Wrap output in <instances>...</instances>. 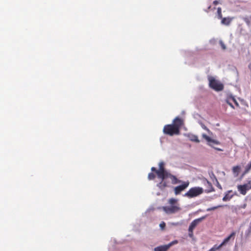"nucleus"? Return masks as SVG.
I'll list each match as a JSON object with an SVG mask.
<instances>
[{
    "label": "nucleus",
    "instance_id": "obj_1",
    "mask_svg": "<svg viewBox=\"0 0 251 251\" xmlns=\"http://www.w3.org/2000/svg\"><path fill=\"white\" fill-rule=\"evenodd\" d=\"M203 192V189L202 187H194L190 188L184 196L189 198H192L201 195Z\"/></svg>",
    "mask_w": 251,
    "mask_h": 251
},
{
    "label": "nucleus",
    "instance_id": "obj_2",
    "mask_svg": "<svg viewBox=\"0 0 251 251\" xmlns=\"http://www.w3.org/2000/svg\"><path fill=\"white\" fill-rule=\"evenodd\" d=\"M165 164L163 162H160L159 163V169L156 170V174L158 178L161 179H165L168 178L169 173L164 168Z\"/></svg>",
    "mask_w": 251,
    "mask_h": 251
},
{
    "label": "nucleus",
    "instance_id": "obj_3",
    "mask_svg": "<svg viewBox=\"0 0 251 251\" xmlns=\"http://www.w3.org/2000/svg\"><path fill=\"white\" fill-rule=\"evenodd\" d=\"M208 79L210 87L214 90L220 91L224 89L223 84L219 81L216 80L212 77H209Z\"/></svg>",
    "mask_w": 251,
    "mask_h": 251
},
{
    "label": "nucleus",
    "instance_id": "obj_4",
    "mask_svg": "<svg viewBox=\"0 0 251 251\" xmlns=\"http://www.w3.org/2000/svg\"><path fill=\"white\" fill-rule=\"evenodd\" d=\"M162 208L167 214L175 213L181 209L179 204H176L175 205H171L170 206H163Z\"/></svg>",
    "mask_w": 251,
    "mask_h": 251
},
{
    "label": "nucleus",
    "instance_id": "obj_5",
    "mask_svg": "<svg viewBox=\"0 0 251 251\" xmlns=\"http://www.w3.org/2000/svg\"><path fill=\"white\" fill-rule=\"evenodd\" d=\"M176 128L172 125H166L163 128V132L165 134H168L172 136L176 134L178 135L179 134V131H176Z\"/></svg>",
    "mask_w": 251,
    "mask_h": 251
},
{
    "label": "nucleus",
    "instance_id": "obj_6",
    "mask_svg": "<svg viewBox=\"0 0 251 251\" xmlns=\"http://www.w3.org/2000/svg\"><path fill=\"white\" fill-rule=\"evenodd\" d=\"M237 189L241 194L246 195L247 192L251 189V179L243 185H238Z\"/></svg>",
    "mask_w": 251,
    "mask_h": 251
},
{
    "label": "nucleus",
    "instance_id": "obj_7",
    "mask_svg": "<svg viewBox=\"0 0 251 251\" xmlns=\"http://www.w3.org/2000/svg\"><path fill=\"white\" fill-rule=\"evenodd\" d=\"M178 243V241L175 240L167 245L157 247L154 249V251H167L172 246Z\"/></svg>",
    "mask_w": 251,
    "mask_h": 251
},
{
    "label": "nucleus",
    "instance_id": "obj_8",
    "mask_svg": "<svg viewBox=\"0 0 251 251\" xmlns=\"http://www.w3.org/2000/svg\"><path fill=\"white\" fill-rule=\"evenodd\" d=\"M189 181L183 182V183L174 188L175 194L176 195L179 194L182 191L184 190L189 186Z\"/></svg>",
    "mask_w": 251,
    "mask_h": 251
},
{
    "label": "nucleus",
    "instance_id": "obj_9",
    "mask_svg": "<svg viewBox=\"0 0 251 251\" xmlns=\"http://www.w3.org/2000/svg\"><path fill=\"white\" fill-rule=\"evenodd\" d=\"M172 125L176 128V131H179L180 128L183 125V121L177 117L173 120Z\"/></svg>",
    "mask_w": 251,
    "mask_h": 251
},
{
    "label": "nucleus",
    "instance_id": "obj_10",
    "mask_svg": "<svg viewBox=\"0 0 251 251\" xmlns=\"http://www.w3.org/2000/svg\"><path fill=\"white\" fill-rule=\"evenodd\" d=\"M202 137L207 142V144L212 147H213V145H219L220 142L216 140L212 139L209 136H207L205 134L203 133Z\"/></svg>",
    "mask_w": 251,
    "mask_h": 251
},
{
    "label": "nucleus",
    "instance_id": "obj_11",
    "mask_svg": "<svg viewBox=\"0 0 251 251\" xmlns=\"http://www.w3.org/2000/svg\"><path fill=\"white\" fill-rule=\"evenodd\" d=\"M205 217L203 216L201 218L197 219L194 220L191 223L190 225L189 226L188 231H192V230H193L195 228V227L203 220L205 219Z\"/></svg>",
    "mask_w": 251,
    "mask_h": 251
},
{
    "label": "nucleus",
    "instance_id": "obj_12",
    "mask_svg": "<svg viewBox=\"0 0 251 251\" xmlns=\"http://www.w3.org/2000/svg\"><path fill=\"white\" fill-rule=\"evenodd\" d=\"M235 193H234L232 190H229L226 192L225 194V196L223 198V201H230L232 198L235 195Z\"/></svg>",
    "mask_w": 251,
    "mask_h": 251
},
{
    "label": "nucleus",
    "instance_id": "obj_13",
    "mask_svg": "<svg viewBox=\"0 0 251 251\" xmlns=\"http://www.w3.org/2000/svg\"><path fill=\"white\" fill-rule=\"evenodd\" d=\"M186 136L190 140L196 143H199L200 140L197 135L191 133H188Z\"/></svg>",
    "mask_w": 251,
    "mask_h": 251
},
{
    "label": "nucleus",
    "instance_id": "obj_14",
    "mask_svg": "<svg viewBox=\"0 0 251 251\" xmlns=\"http://www.w3.org/2000/svg\"><path fill=\"white\" fill-rule=\"evenodd\" d=\"M204 184L207 187L208 189L206 190L207 192H211L214 191L213 188L211 183L207 180L203 181Z\"/></svg>",
    "mask_w": 251,
    "mask_h": 251
},
{
    "label": "nucleus",
    "instance_id": "obj_15",
    "mask_svg": "<svg viewBox=\"0 0 251 251\" xmlns=\"http://www.w3.org/2000/svg\"><path fill=\"white\" fill-rule=\"evenodd\" d=\"M235 235V232H232L228 237H227L224 240V241L221 243L222 245L223 246L225 245L226 244L232 237H234Z\"/></svg>",
    "mask_w": 251,
    "mask_h": 251
},
{
    "label": "nucleus",
    "instance_id": "obj_16",
    "mask_svg": "<svg viewBox=\"0 0 251 251\" xmlns=\"http://www.w3.org/2000/svg\"><path fill=\"white\" fill-rule=\"evenodd\" d=\"M241 167L239 166H234L232 168V172L235 176H237L240 171Z\"/></svg>",
    "mask_w": 251,
    "mask_h": 251
},
{
    "label": "nucleus",
    "instance_id": "obj_17",
    "mask_svg": "<svg viewBox=\"0 0 251 251\" xmlns=\"http://www.w3.org/2000/svg\"><path fill=\"white\" fill-rule=\"evenodd\" d=\"M232 19L228 17V18H224L222 19L221 23L223 25H229L231 23Z\"/></svg>",
    "mask_w": 251,
    "mask_h": 251
},
{
    "label": "nucleus",
    "instance_id": "obj_18",
    "mask_svg": "<svg viewBox=\"0 0 251 251\" xmlns=\"http://www.w3.org/2000/svg\"><path fill=\"white\" fill-rule=\"evenodd\" d=\"M249 27L251 26V16H246L242 18Z\"/></svg>",
    "mask_w": 251,
    "mask_h": 251
},
{
    "label": "nucleus",
    "instance_id": "obj_19",
    "mask_svg": "<svg viewBox=\"0 0 251 251\" xmlns=\"http://www.w3.org/2000/svg\"><path fill=\"white\" fill-rule=\"evenodd\" d=\"M231 98H233V96H228L226 100V101L227 104H228L231 107H232V108H234L233 104L231 103V101H232Z\"/></svg>",
    "mask_w": 251,
    "mask_h": 251
},
{
    "label": "nucleus",
    "instance_id": "obj_20",
    "mask_svg": "<svg viewBox=\"0 0 251 251\" xmlns=\"http://www.w3.org/2000/svg\"><path fill=\"white\" fill-rule=\"evenodd\" d=\"M178 200L175 198L170 199L168 201V203L171 205H175L176 204H178L177 202Z\"/></svg>",
    "mask_w": 251,
    "mask_h": 251
},
{
    "label": "nucleus",
    "instance_id": "obj_21",
    "mask_svg": "<svg viewBox=\"0 0 251 251\" xmlns=\"http://www.w3.org/2000/svg\"><path fill=\"white\" fill-rule=\"evenodd\" d=\"M162 181L159 184H157V186L161 189H163L167 186V183L164 181V179H161Z\"/></svg>",
    "mask_w": 251,
    "mask_h": 251
},
{
    "label": "nucleus",
    "instance_id": "obj_22",
    "mask_svg": "<svg viewBox=\"0 0 251 251\" xmlns=\"http://www.w3.org/2000/svg\"><path fill=\"white\" fill-rule=\"evenodd\" d=\"M201 127L205 130L206 131H207V132L208 133V134L210 135H212V133L211 131H210V130L207 128V127L204 125H203V124H201Z\"/></svg>",
    "mask_w": 251,
    "mask_h": 251
},
{
    "label": "nucleus",
    "instance_id": "obj_23",
    "mask_svg": "<svg viewBox=\"0 0 251 251\" xmlns=\"http://www.w3.org/2000/svg\"><path fill=\"white\" fill-rule=\"evenodd\" d=\"M223 205H217V206H213V207H210V208H208L206 209V211H212V210H214L218 208H220V207H222Z\"/></svg>",
    "mask_w": 251,
    "mask_h": 251
},
{
    "label": "nucleus",
    "instance_id": "obj_24",
    "mask_svg": "<svg viewBox=\"0 0 251 251\" xmlns=\"http://www.w3.org/2000/svg\"><path fill=\"white\" fill-rule=\"evenodd\" d=\"M217 15L219 19H222V9L220 7L217 9Z\"/></svg>",
    "mask_w": 251,
    "mask_h": 251
},
{
    "label": "nucleus",
    "instance_id": "obj_25",
    "mask_svg": "<svg viewBox=\"0 0 251 251\" xmlns=\"http://www.w3.org/2000/svg\"><path fill=\"white\" fill-rule=\"evenodd\" d=\"M223 246L221 244L220 245L218 246L217 245H215L213 247L212 249L214 251H216V250H219L220 248H221Z\"/></svg>",
    "mask_w": 251,
    "mask_h": 251
},
{
    "label": "nucleus",
    "instance_id": "obj_26",
    "mask_svg": "<svg viewBox=\"0 0 251 251\" xmlns=\"http://www.w3.org/2000/svg\"><path fill=\"white\" fill-rule=\"evenodd\" d=\"M155 178V175L152 173H151L148 175V178L150 180L153 179Z\"/></svg>",
    "mask_w": 251,
    "mask_h": 251
},
{
    "label": "nucleus",
    "instance_id": "obj_27",
    "mask_svg": "<svg viewBox=\"0 0 251 251\" xmlns=\"http://www.w3.org/2000/svg\"><path fill=\"white\" fill-rule=\"evenodd\" d=\"M251 169V162L249 163L246 167L245 173H247Z\"/></svg>",
    "mask_w": 251,
    "mask_h": 251
},
{
    "label": "nucleus",
    "instance_id": "obj_28",
    "mask_svg": "<svg viewBox=\"0 0 251 251\" xmlns=\"http://www.w3.org/2000/svg\"><path fill=\"white\" fill-rule=\"evenodd\" d=\"M165 226H166V224H165V223L164 222H162L159 224V226H160V228H161L162 230H163V229L165 228Z\"/></svg>",
    "mask_w": 251,
    "mask_h": 251
},
{
    "label": "nucleus",
    "instance_id": "obj_29",
    "mask_svg": "<svg viewBox=\"0 0 251 251\" xmlns=\"http://www.w3.org/2000/svg\"><path fill=\"white\" fill-rule=\"evenodd\" d=\"M168 177L171 178L173 180H176V177L175 176H174L170 174H169V175L168 176Z\"/></svg>",
    "mask_w": 251,
    "mask_h": 251
},
{
    "label": "nucleus",
    "instance_id": "obj_30",
    "mask_svg": "<svg viewBox=\"0 0 251 251\" xmlns=\"http://www.w3.org/2000/svg\"><path fill=\"white\" fill-rule=\"evenodd\" d=\"M232 99V101L233 102H234V103L237 106H239V104L237 102V100H236V99H235V98L233 96V98H231Z\"/></svg>",
    "mask_w": 251,
    "mask_h": 251
},
{
    "label": "nucleus",
    "instance_id": "obj_31",
    "mask_svg": "<svg viewBox=\"0 0 251 251\" xmlns=\"http://www.w3.org/2000/svg\"><path fill=\"white\" fill-rule=\"evenodd\" d=\"M220 45H221L222 48L225 50L226 49V46L225 45L224 43L222 41H220Z\"/></svg>",
    "mask_w": 251,
    "mask_h": 251
},
{
    "label": "nucleus",
    "instance_id": "obj_32",
    "mask_svg": "<svg viewBox=\"0 0 251 251\" xmlns=\"http://www.w3.org/2000/svg\"><path fill=\"white\" fill-rule=\"evenodd\" d=\"M193 230H192V231H189V236L190 237H192L193 236Z\"/></svg>",
    "mask_w": 251,
    "mask_h": 251
},
{
    "label": "nucleus",
    "instance_id": "obj_33",
    "mask_svg": "<svg viewBox=\"0 0 251 251\" xmlns=\"http://www.w3.org/2000/svg\"><path fill=\"white\" fill-rule=\"evenodd\" d=\"M151 170L152 171H153H153H154V172H156V170H157L155 169V168H154V167H152V168H151Z\"/></svg>",
    "mask_w": 251,
    "mask_h": 251
},
{
    "label": "nucleus",
    "instance_id": "obj_34",
    "mask_svg": "<svg viewBox=\"0 0 251 251\" xmlns=\"http://www.w3.org/2000/svg\"><path fill=\"white\" fill-rule=\"evenodd\" d=\"M213 3L214 4L216 5L219 3V1L218 0H215L213 1Z\"/></svg>",
    "mask_w": 251,
    "mask_h": 251
},
{
    "label": "nucleus",
    "instance_id": "obj_35",
    "mask_svg": "<svg viewBox=\"0 0 251 251\" xmlns=\"http://www.w3.org/2000/svg\"><path fill=\"white\" fill-rule=\"evenodd\" d=\"M216 181H217V183H218V187H219L220 189H222V187H221V186L219 184V182H218V181H217V180L216 179Z\"/></svg>",
    "mask_w": 251,
    "mask_h": 251
},
{
    "label": "nucleus",
    "instance_id": "obj_36",
    "mask_svg": "<svg viewBox=\"0 0 251 251\" xmlns=\"http://www.w3.org/2000/svg\"><path fill=\"white\" fill-rule=\"evenodd\" d=\"M216 150H218V151H222V150L219 149V148H215Z\"/></svg>",
    "mask_w": 251,
    "mask_h": 251
},
{
    "label": "nucleus",
    "instance_id": "obj_37",
    "mask_svg": "<svg viewBox=\"0 0 251 251\" xmlns=\"http://www.w3.org/2000/svg\"><path fill=\"white\" fill-rule=\"evenodd\" d=\"M208 251H214L213 250V249H212V248L211 249H210Z\"/></svg>",
    "mask_w": 251,
    "mask_h": 251
},
{
    "label": "nucleus",
    "instance_id": "obj_38",
    "mask_svg": "<svg viewBox=\"0 0 251 251\" xmlns=\"http://www.w3.org/2000/svg\"><path fill=\"white\" fill-rule=\"evenodd\" d=\"M208 251H214L213 250V249H212V248L211 249H210Z\"/></svg>",
    "mask_w": 251,
    "mask_h": 251
}]
</instances>
